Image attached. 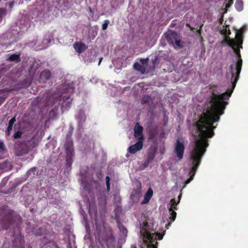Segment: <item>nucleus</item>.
Segmentation results:
<instances>
[{
  "instance_id": "obj_1",
  "label": "nucleus",
  "mask_w": 248,
  "mask_h": 248,
  "mask_svg": "<svg viewBox=\"0 0 248 248\" xmlns=\"http://www.w3.org/2000/svg\"><path fill=\"white\" fill-rule=\"evenodd\" d=\"M242 67V63H232L230 65V73L227 78L230 81V87L225 93L217 94L213 93L207 104L206 112L203 113L196 122L197 132L194 135L189 161H201L208 146L207 139L214 135L213 130L216 126L213 123L219 120V116L223 114L226 101L229 99L234 89L239 78Z\"/></svg>"
},
{
  "instance_id": "obj_2",
  "label": "nucleus",
  "mask_w": 248,
  "mask_h": 248,
  "mask_svg": "<svg viewBox=\"0 0 248 248\" xmlns=\"http://www.w3.org/2000/svg\"><path fill=\"white\" fill-rule=\"evenodd\" d=\"M154 231V228L151 227L146 222H143L140 224V238L142 241L140 244V248H156L157 237L158 240H161L165 233L161 234L158 232L154 233L151 232Z\"/></svg>"
},
{
  "instance_id": "obj_3",
  "label": "nucleus",
  "mask_w": 248,
  "mask_h": 248,
  "mask_svg": "<svg viewBox=\"0 0 248 248\" xmlns=\"http://www.w3.org/2000/svg\"><path fill=\"white\" fill-rule=\"evenodd\" d=\"M227 44L230 46L233 50V52L235 58V62H242L240 54V49L242 48V36L241 33L239 31L235 35V39H232L230 38L225 39Z\"/></svg>"
},
{
  "instance_id": "obj_4",
  "label": "nucleus",
  "mask_w": 248,
  "mask_h": 248,
  "mask_svg": "<svg viewBox=\"0 0 248 248\" xmlns=\"http://www.w3.org/2000/svg\"><path fill=\"white\" fill-rule=\"evenodd\" d=\"M181 197V194H180L178 197V200L176 202V200L172 199L170 200V203H169L168 207L170 213V217L169 218L171 219L170 222L166 226V229H169V227L170 226L171 222L174 221L176 217V213L174 211L175 210H177L176 206L179 203Z\"/></svg>"
},
{
  "instance_id": "obj_5",
  "label": "nucleus",
  "mask_w": 248,
  "mask_h": 248,
  "mask_svg": "<svg viewBox=\"0 0 248 248\" xmlns=\"http://www.w3.org/2000/svg\"><path fill=\"white\" fill-rule=\"evenodd\" d=\"M184 149V140L182 139L177 140L174 146V152L179 160L182 159Z\"/></svg>"
},
{
  "instance_id": "obj_6",
  "label": "nucleus",
  "mask_w": 248,
  "mask_h": 248,
  "mask_svg": "<svg viewBox=\"0 0 248 248\" xmlns=\"http://www.w3.org/2000/svg\"><path fill=\"white\" fill-rule=\"evenodd\" d=\"M164 35L168 43L171 45L174 44L175 40L180 36L176 32L172 31H170L167 32Z\"/></svg>"
},
{
  "instance_id": "obj_7",
  "label": "nucleus",
  "mask_w": 248,
  "mask_h": 248,
  "mask_svg": "<svg viewBox=\"0 0 248 248\" xmlns=\"http://www.w3.org/2000/svg\"><path fill=\"white\" fill-rule=\"evenodd\" d=\"M137 186L138 188L133 191L130 197L131 200L134 202H137L139 201L141 194L140 188L141 185L140 183L137 182Z\"/></svg>"
},
{
  "instance_id": "obj_8",
  "label": "nucleus",
  "mask_w": 248,
  "mask_h": 248,
  "mask_svg": "<svg viewBox=\"0 0 248 248\" xmlns=\"http://www.w3.org/2000/svg\"><path fill=\"white\" fill-rule=\"evenodd\" d=\"M143 127L139 123L136 124L134 127V137L139 140H143Z\"/></svg>"
},
{
  "instance_id": "obj_9",
  "label": "nucleus",
  "mask_w": 248,
  "mask_h": 248,
  "mask_svg": "<svg viewBox=\"0 0 248 248\" xmlns=\"http://www.w3.org/2000/svg\"><path fill=\"white\" fill-rule=\"evenodd\" d=\"M73 46L75 51L79 54L83 52L88 48V46L81 42H75Z\"/></svg>"
},
{
  "instance_id": "obj_10",
  "label": "nucleus",
  "mask_w": 248,
  "mask_h": 248,
  "mask_svg": "<svg viewBox=\"0 0 248 248\" xmlns=\"http://www.w3.org/2000/svg\"><path fill=\"white\" fill-rule=\"evenodd\" d=\"M143 144L142 141L139 140L135 144L130 146L128 149V152L131 154H135L137 151L141 150L142 148Z\"/></svg>"
},
{
  "instance_id": "obj_11",
  "label": "nucleus",
  "mask_w": 248,
  "mask_h": 248,
  "mask_svg": "<svg viewBox=\"0 0 248 248\" xmlns=\"http://www.w3.org/2000/svg\"><path fill=\"white\" fill-rule=\"evenodd\" d=\"M146 64L147 63H135L133 65V67L136 70L143 74L146 71H148L146 68Z\"/></svg>"
},
{
  "instance_id": "obj_12",
  "label": "nucleus",
  "mask_w": 248,
  "mask_h": 248,
  "mask_svg": "<svg viewBox=\"0 0 248 248\" xmlns=\"http://www.w3.org/2000/svg\"><path fill=\"white\" fill-rule=\"evenodd\" d=\"M48 43V41L47 40H44L42 41V45H41L40 41H38L37 40H36L35 42L34 43V45H37V47H36L37 50H41L44 48H46L47 46V43Z\"/></svg>"
},
{
  "instance_id": "obj_13",
  "label": "nucleus",
  "mask_w": 248,
  "mask_h": 248,
  "mask_svg": "<svg viewBox=\"0 0 248 248\" xmlns=\"http://www.w3.org/2000/svg\"><path fill=\"white\" fill-rule=\"evenodd\" d=\"M153 194V190L150 188L144 195V200L142 202V204H145L149 202Z\"/></svg>"
},
{
  "instance_id": "obj_14",
  "label": "nucleus",
  "mask_w": 248,
  "mask_h": 248,
  "mask_svg": "<svg viewBox=\"0 0 248 248\" xmlns=\"http://www.w3.org/2000/svg\"><path fill=\"white\" fill-rule=\"evenodd\" d=\"M50 72L48 71H44L40 75V79L41 81L45 82L50 77Z\"/></svg>"
},
{
  "instance_id": "obj_15",
  "label": "nucleus",
  "mask_w": 248,
  "mask_h": 248,
  "mask_svg": "<svg viewBox=\"0 0 248 248\" xmlns=\"http://www.w3.org/2000/svg\"><path fill=\"white\" fill-rule=\"evenodd\" d=\"M185 43L183 42L180 38V36L178 38V39L175 40L174 44L172 46L176 49H180L183 48L184 46Z\"/></svg>"
},
{
  "instance_id": "obj_16",
  "label": "nucleus",
  "mask_w": 248,
  "mask_h": 248,
  "mask_svg": "<svg viewBox=\"0 0 248 248\" xmlns=\"http://www.w3.org/2000/svg\"><path fill=\"white\" fill-rule=\"evenodd\" d=\"M7 61H20V55L17 54L8 55L6 59Z\"/></svg>"
},
{
  "instance_id": "obj_17",
  "label": "nucleus",
  "mask_w": 248,
  "mask_h": 248,
  "mask_svg": "<svg viewBox=\"0 0 248 248\" xmlns=\"http://www.w3.org/2000/svg\"><path fill=\"white\" fill-rule=\"evenodd\" d=\"M235 7L237 11H241L243 9V2L242 0H236Z\"/></svg>"
},
{
  "instance_id": "obj_18",
  "label": "nucleus",
  "mask_w": 248,
  "mask_h": 248,
  "mask_svg": "<svg viewBox=\"0 0 248 248\" xmlns=\"http://www.w3.org/2000/svg\"><path fill=\"white\" fill-rule=\"evenodd\" d=\"M66 101H65L64 100V102L62 104V108H66L67 107H69V105L71 102V99L70 98H66Z\"/></svg>"
},
{
  "instance_id": "obj_19",
  "label": "nucleus",
  "mask_w": 248,
  "mask_h": 248,
  "mask_svg": "<svg viewBox=\"0 0 248 248\" xmlns=\"http://www.w3.org/2000/svg\"><path fill=\"white\" fill-rule=\"evenodd\" d=\"M6 10L4 9H0V20L6 15Z\"/></svg>"
},
{
  "instance_id": "obj_20",
  "label": "nucleus",
  "mask_w": 248,
  "mask_h": 248,
  "mask_svg": "<svg viewBox=\"0 0 248 248\" xmlns=\"http://www.w3.org/2000/svg\"><path fill=\"white\" fill-rule=\"evenodd\" d=\"M109 22V21L108 20H106L104 21V23L103 24L102 26V29L103 30H105L106 29H107Z\"/></svg>"
},
{
  "instance_id": "obj_21",
  "label": "nucleus",
  "mask_w": 248,
  "mask_h": 248,
  "mask_svg": "<svg viewBox=\"0 0 248 248\" xmlns=\"http://www.w3.org/2000/svg\"><path fill=\"white\" fill-rule=\"evenodd\" d=\"M106 185H107V190H108V191H109L110 189V184H109L110 178L108 176L106 177Z\"/></svg>"
},
{
  "instance_id": "obj_22",
  "label": "nucleus",
  "mask_w": 248,
  "mask_h": 248,
  "mask_svg": "<svg viewBox=\"0 0 248 248\" xmlns=\"http://www.w3.org/2000/svg\"><path fill=\"white\" fill-rule=\"evenodd\" d=\"M16 118L15 117H13V118H12L10 121H9V124L8 125H11L13 126V124H14V123L16 122Z\"/></svg>"
},
{
  "instance_id": "obj_23",
  "label": "nucleus",
  "mask_w": 248,
  "mask_h": 248,
  "mask_svg": "<svg viewBox=\"0 0 248 248\" xmlns=\"http://www.w3.org/2000/svg\"><path fill=\"white\" fill-rule=\"evenodd\" d=\"M120 230L122 232L123 234H125L127 232V231L125 228L123 226H119Z\"/></svg>"
},
{
  "instance_id": "obj_24",
  "label": "nucleus",
  "mask_w": 248,
  "mask_h": 248,
  "mask_svg": "<svg viewBox=\"0 0 248 248\" xmlns=\"http://www.w3.org/2000/svg\"><path fill=\"white\" fill-rule=\"evenodd\" d=\"M233 3V0H229L228 3L226 4V8H229Z\"/></svg>"
},
{
  "instance_id": "obj_25",
  "label": "nucleus",
  "mask_w": 248,
  "mask_h": 248,
  "mask_svg": "<svg viewBox=\"0 0 248 248\" xmlns=\"http://www.w3.org/2000/svg\"><path fill=\"white\" fill-rule=\"evenodd\" d=\"M21 133L20 132H17L14 134V138L15 139L18 138L20 137Z\"/></svg>"
},
{
  "instance_id": "obj_26",
  "label": "nucleus",
  "mask_w": 248,
  "mask_h": 248,
  "mask_svg": "<svg viewBox=\"0 0 248 248\" xmlns=\"http://www.w3.org/2000/svg\"><path fill=\"white\" fill-rule=\"evenodd\" d=\"M13 126L8 125V127L7 128V135H9L10 132L12 130Z\"/></svg>"
},
{
  "instance_id": "obj_27",
  "label": "nucleus",
  "mask_w": 248,
  "mask_h": 248,
  "mask_svg": "<svg viewBox=\"0 0 248 248\" xmlns=\"http://www.w3.org/2000/svg\"><path fill=\"white\" fill-rule=\"evenodd\" d=\"M3 144L2 142H0V149L3 150Z\"/></svg>"
},
{
  "instance_id": "obj_28",
  "label": "nucleus",
  "mask_w": 248,
  "mask_h": 248,
  "mask_svg": "<svg viewBox=\"0 0 248 248\" xmlns=\"http://www.w3.org/2000/svg\"><path fill=\"white\" fill-rule=\"evenodd\" d=\"M89 213L90 214H91L92 213V209H91V207L89 208Z\"/></svg>"
},
{
  "instance_id": "obj_29",
  "label": "nucleus",
  "mask_w": 248,
  "mask_h": 248,
  "mask_svg": "<svg viewBox=\"0 0 248 248\" xmlns=\"http://www.w3.org/2000/svg\"><path fill=\"white\" fill-rule=\"evenodd\" d=\"M102 60H103V58L102 57H100L99 58V62H101Z\"/></svg>"
},
{
  "instance_id": "obj_30",
  "label": "nucleus",
  "mask_w": 248,
  "mask_h": 248,
  "mask_svg": "<svg viewBox=\"0 0 248 248\" xmlns=\"http://www.w3.org/2000/svg\"><path fill=\"white\" fill-rule=\"evenodd\" d=\"M140 62H144V59H141L140 60Z\"/></svg>"
},
{
  "instance_id": "obj_31",
  "label": "nucleus",
  "mask_w": 248,
  "mask_h": 248,
  "mask_svg": "<svg viewBox=\"0 0 248 248\" xmlns=\"http://www.w3.org/2000/svg\"><path fill=\"white\" fill-rule=\"evenodd\" d=\"M145 60H146V61H149V59H148V58H146V59H145Z\"/></svg>"
},
{
  "instance_id": "obj_32",
  "label": "nucleus",
  "mask_w": 248,
  "mask_h": 248,
  "mask_svg": "<svg viewBox=\"0 0 248 248\" xmlns=\"http://www.w3.org/2000/svg\"><path fill=\"white\" fill-rule=\"evenodd\" d=\"M154 155H153V156L152 157V159L153 158H154Z\"/></svg>"
}]
</instances>
